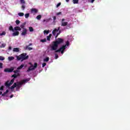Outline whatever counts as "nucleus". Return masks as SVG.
I'll list each match as a JSON object with an SVG mask.
<instances>
[{"label": "nucleus", "instance_id": "obj_1", "mask_svg": "<svg viewBox=\"0 0 130 130\" xmlns=\"http://www.w3.org/2000/svg\"><path fill=\"white\" fill-rule=\"evenodd\" d=\"M18 60H26V59H28L29 58V56L27 55L26 53H23L19 56H16Z\"/></svg>", "mask_w": 130, "mask_h": 130}, {"label": "nucleus", "instance_id": "obj_2", "mask_svg": "<svg viewBox=\"0 0 130 130\" xmlns=\"http://www.w3.org/2000/svg\"><path fill=\"white\" fill-rule=\"evenodd\" d=\"M59 29H60V27H58L57 29L55 28L52 32L53 35L55 36V38L56 39L57 37H58V35H60V33H61V31L59 30ZM59 31V32L57 33V32ZM57 33V34H56Z\"/></svg>", "mask_w": 130, "mask_h": 130}, {"label": "nucleus", "instance_id": "obj_3", "mask_svg": "<svg viewBox=\"0 0 130 130\" xmlns=\"http://www.w3.org/2000/svg\"><path fill=\"white\" fill-rule=\"evenodd\" d=\"M14 82H15L14 78L12 79L11 80L10 82V81L8 80L6 82H5V86H6V87H7V88H9V87H10L11 86V85H13V84H14Z\"/></svg>", "mask_w": 130, "mask_h": 130}, {"label": "nucleus", "instance_id": "obj_4", "mask_svg": "<svg viewBox=\"0 0 130 130\" xmlns=\"http://www.w3.org/2000/svg\"><path fill=\"white\" fill-rule=\"evenodd\" d=\"M37 66H38L37 63H35L34 66L33 65L30 66L27 70V73H29L30 71H34L37 68Z\"/></svg>", "mask_w": 130, "mask_h": 130}, {"label": "nucleus", "instance_id": "obj_5", "mask_svg": "<svg viewBox=\"0 0 130 130\" xmlns=\"http://www.w3.org/2000/svg\"><path fill=\"white\" fill-rule=\"evenodd\" d=\"M57 47H58V45L55 42H53L52 46H51V51H53V50H55V51L56 49H57Z\"/></svg>", "mask_w": 130, "mask_h": 130}, {"label": "nucleus", "instance_id": "obj_6", "mask_svg": "<svg viewBox=\"0 0 130 130\" xmlns=\"http://www.w3.org/2000/svg\"><path fill=\"white\" fill-rule=\"evenodd\" d=\"M66 48H67V45H63L61 47L59 48V49L55 51V52L56 53H57V52H60V51H62V50L64 51L66 50Z\"/></svg>", "mask_w": 130, "mask_h": 130}, {"label": "nucleus", "instance_id": "obj_7", "mask_svg": "<svg viewBox=\"0 0 130 130\" xmlns=\"http://www.w3.org/2000/svg\"><path fill=\"white\" fill-rule=\"evenodd\" d=\"M14 67H11V68H6L4 70L5 73H12L14 72Z\"/></svg>", "mask_w": 130, "mask_h": 130}, {"label": "nucleus", "instance_id": "obj_8", "mask_svg": "<svg viewBox=\"0 0 130 130\" xmlns=\"http://www.w3.org/2000/svg\"><path fill=\"white\" fill-rule=\"evenodd\" d=\"M56 44H57L58 45L59 44H61V43H63V39L61 38H58L56 41H54Z\"/></svg>", "mask_w": 130, "mask_h": 130}, {"label": "nucleus", "instance_id": "obj_9", "mask_svg": "<svg viewBox=\"0 0 130 130\" xmlns=\"http://www.w3.org/2000/svg\"><path fill=\"white\" fill-rule=\"evenodd\" d=\"M66 19H62L61 20V26H62L63 27H66L68 25V22H64Z\"/></svg>", "mask_w": 130, "mask_h": 130}, {"label": "nucleus", "instance_id": "obj_10", "mask_svg": "<svg viewBox=\"0 0 130 130\" xmlns=\"http://www.w3.org/2000/svg\"><path fill=\"white\" fill-rule=\"evenodd\" d=\"M31 45H32V43H29L28 44V45L24 47V49L25 50H27V49H28V50H32V49H33V48H31V47H29V46H31Z\"/></svg>", "mask_w": 130, "mask_h": 130}, {"label": "nucleus", "instance_id": "obj_11", "mask_svg": "<svg viewBox=\"0 0 130 130\" xmlns=\"http://www.w3.org/2000/svg\"><path fill=\"white\" fill-rule=\"evenodd\" d=\"M23 85V83L21 82H16V87L17 89H20L21 88V86Z\"/></svg>", "mask_w": 130, "mask_h": 130}, {"label": "nucleus", "instance_id": "obj_12", "mask_svg": "<svg viewBox=\"0 0 130 130\" xmlns=\"http://www.w3.org/2000/svg\"><path fill=\"white\" fill-rule=\"evenodd\" d=\"M22 36H25V35H27V29L23 28L22 30V32L21 33Z\"/></svg>", "mask_w": 130, "mask_h": 130}, {"label": "nucleus", "instance_id": "obj_13", "mask_svg": "<svg viewBox=\"0 0 130 130\" xmlns=\"http://www.w3.org/2000/svg\"><path fill=\"white\" fill-rule=\"evenodd\" d=\"M31 13H34L35 14H37L38 13V9L35 8H32L30 9Z\"/></svg>", "mask_w": 130, "mask_h": 130}, {"label": "nucleus", "instance_id": "obj_14", "mask_svg": "<svg viewBox=\"0 0 130 130\" xmlns=\"http://www.w3.org/2000/svg\"><path fill=\"white\" fill-rule=\"evenodd\" d=\"M21 30H22V28H21V27H20L19 26H15L14 27L15 31H21Z\"/></svg>", "mask_w": 130, "mask_h": 130}, {"label": "nucleus", "instance_id": "obj_15", "mask_svg": "<svg viewBox=\"0 0 130 130\" xmlns=\"http://www.w3.org/2000/svg\"><path fill=\"white\" fill-rule=\"evenodd\" d=\"M20 76V73H17L16 74H13L12 76V78H14V79H16V78H17V77H19Z\"/></svg>", "mask_w": 130, "mask_h": 130}, {"label": "nucleus", "instance_id": "obj_16", "mask_svg": "<svg viewBox=\"0 0 130 130\" xmlns=\"http://www.w3.org/2000/svg\"><path fill=\"white\" fill-rule=\"evenodd\" d=\"M19 34H20V32L19 31H16L12 34V35L13 36H19Z\"/></svg>", "mask_w": 130, "mask_h": 130}, {"label": "nucleus", "instance_id": "obj_17", "mask_svg": "<svg viewBox=\"0 0 130 130\" xmlns=\"http://www.w3.org/2000/svg\"><path fill=\"white\" fill-rule=\"evenodd\" d=\"M13 51L14 52H19V51H20V49L19 48H13Z\"/></svg>", "mask_w": 130, "mask_h": 130}, {"label": "nucleus", "instance_id": "obj_18", "mask_svg": "<svg viewBox=\"0 0 130 130\" xmlns=\"http://www.w3.org/2000/svg\"><path fill=\"white\" fill-rule=\"evenodd\" d=\"M26 25V22H24L23 23H22V24L20 25V28H21V29H25V26Z\"/></svg>", "mask_w": 130, "mask_h": 130}, {"label": "nucleus", "instance_id": "obj_19", "mask_svg": "<svg viewBox=\"0 0 130 130\" xmlns=\"http://www.w3.org/2000/svg\"><path fill=\"white\" fill-rule=\"evenodd\" d=\"M16 87H17V83H14L13 85L10 87V89L11 90H13V89H15V88H16Z\"/></svg>", "mask_w": 130, "mask_h": 130}, {"label": "nucleus", "instance_id": "obj_20", "mask_svg": "<svg viewBox=\"0 0 130 130\" xmlns=\"http://www.w3.org/2000/svg\"><path fill=\"white\" fill-rule=\"evenodd\" d=\"M29 79H24L21 81V83H22V84L27 83V82H29Z\"/></svg>", "mask_w": 130, "mask_h": 130}, {"label": "nucleus", "instance_id": "obj_21", "mask_svg": "<svg viewBox=\"0 0 130 130\" xmlns=\"http://www.w3.org/2000/svg\"><path fill=\"white\" fill-rule=\"evenodd\" d=\"M9 29L10 31H12V32H15V28H13V26L11 25L9 26Z\"/></svg>", "mask_w": 130, "mask_h": 130}, {"label": "nucleus", "instance_id": "obj_22", "mask_svg": "<svg viewBox=\"0 0 130 130\" xmlns=\"http://www.w3.org/2000/svg\"><path fill=\"white\" fill-rule=\"evenodd\" d=\"M51 36H52V35L50 34L47 37V40H48V41H50V38H51Z\"/></svg>", "mask_w": 130, "mask_h": 130}, {"label": "nucleus", "instance_id": "obj_23", "mask_svg": "<svg viewBox=\"0 0 130 130\" xmlns=\"http://www.w3.org/2000/svg\"><path fill=\"white\" fill-rule=\"evenodd\" d=\"M24 66L25 65L24 64H22L20 65V66H19L17 68V70H21L22 69H23V68H24Z\"/></svg>", "mask_w": 130, "mask_h": 130}, {"label": "nucleus", "instance_id": "obj_24", "mask_svg": "<svg viewBox=\"0 0 130 130\" xmlns=\"http://www.w3.org/2000/svg\"><path fill=\"white\" fill-rule=\"evenodd\" d=\"M13 59H15V57L13 56H9L8 57V60L11 61V60H13Z\"/></svg>", "mask_w": 130, "mask_h": 130}, {"label": "nucleus", "instance_id": "obj_25", "mask_svg": "<svg viewBox=\"0 0 130 130\" xmlns=\"http://www.w3.org/2000/svg\"><path fill=\"white\" fill-rule=\"evenodd\" d=\"M8 93H9V90H6V92H5L4 93H3V94H2V96L4 97V96H6V94H8Z\"/></svg>", "mask_w": 130, "mask_h": 130}, {"label": "nucleus", "instance_id": "obj_26", "mask_svg": "<svg viewBox=\"0 0 130 130\" xmlns=\"http://www.w3.org/2000/svg\"><path fill=\"white\" fill-rule=\"evenodd\" d=\"M50 20H51V18H50L49 19H44L43 22L44 23V22H48L50 21Z\"/></svg>", "mask_w": 130, "mask_h": 130}, {"label": "nucleus", "instance_id": "obj_27", "mask_svg": "<svg viewBox=\"0 0 130 130\" xmlns=\"http://www.w3.org/2000/svg\"><path fill=\"white\" fill-rule=\"evenodd\" d=\"M30 16V14L29 13H26L25 14V19H28L29 17Z\"/></svg>", "mask_w": 130, "mask_h": 130}, {"label": "nucleus", "instance_id": "obj_28", "mask_svg": "<svg viewBox=\"0 0 130 130\" xmlns=\"http://www.w3.org/2000/svg\"><path fill=\"white\" fill-rule=\"evenodd\" d=\"M13 73H14L15 74H19V72H20V70H13Z\"/></svg>", "mask_w": 130, "mask_h": 130}, {"label": "nucleus", "instance_id": "obj_29", "mask_svg": "<svg viewBox=\"0 0 130 130\" xmlns=\"http://www.w3.org/2000/svg\"><path fill=\"white\" fill-rule=\"evenodd\" d=\"M73 3L74 4H79V0H73Z\"/></svg>", "mask_w": 130, "mask_h": 130}, {"label": "nucleus", "instance_id": "obj_30", "mask_svg": "<svg viewBox=\"0 0 130 130\" xmlns=\"http://www.w3.org/2000/svg\"><path fill=\"white\" fill-rule=\"evenodd\" d=\"M42 16L41 15H39L37 16V20H41Z\"/></svg>", "mask_w": 130, "mask_h": 130}, {"label": "nucleus", "instance_id": "obj_31", "mask_svg": "<svg viewBox=\"0 0 130 130\" xmlns=\"http://www.w3.org/2000/svg\"><path fill=\"white\" fill-rule=\"evenodd\" d=\"M29 32H33L34 31V29L32 27H29Z\"/></svg>", "mask_w": 130, "mask_h": 130}, {"label": "nucleus", "instance_id": "obj_32", "mask_svg": "<svg viewBox=\"0 0 130 130\" xmlns=\"http://www.w3.org/2000/svg\"><path fill=\"white\" fill-rule=\"evenodd\" d=\"M18 16H19V17H23V16H24V13L22 12L19 13Z\"/></svg>", "mask_w": 130, "mask_h": 130}, {"label": "nucleus", "instance_id": "obj_33", "mask_svg": "<svg viewBox=\"0 0 130 130\" xmlns=\"http://www.w3.org/2000/svg\"><path fill=\"white\" fill-rule=\"evenodd\" d=\"M49 61V57H47L46 58L44 59V61Z\"/></svg>", "mask_w": 130, "mask_h": 130}, {"label": "nucleus", "instance_id": "obj_34", "mask_svg": "<svg viewBox=\"0 0 130 130\" xmlns=\"http://www.w3.org/2000/svg\"><path fill=\"white\" fill-rule=\"evenodd\" d=\"M20 4L22 5H24V4H25V0H20Z\"/></svg>", "mask_w": 130, "mask_h": 130}, {"label": "nucleus", "instance_id": "obj_35", "mask_svg": "<svg viewBox=\"0 0 130 130\" xmlns=\"http://www.w3.org/2000/svg\"><path fill=\"white\" fill-rule=\"evenodd\" d=\"M6 35V31H3L2 33L0 32V36Z\"/></svg>", "mask_w": 130, "mask_h": 130}, {"label": "nucleus", "instance_id": "obj_36", "mask_svg": "<svg viewBox=\"0 0 130 130\" xmlns=\"http://www.w3.org/2000/svg\"><path fill=\"white\" fill-rule=\"evenodd\" d=\"M25 8H26V6L22 4V6H21V9L22 11H24V10H25Z\"/></svg>", "mask_w": 130, "mask_h": 130}, {"label": "nucleus", "instance_id": "obj_37", "mask_svg": "<svg viewBox=\"0 0 130 130\" xmlns=\"http://www.w3.org/2000/svg\"><path fill=\"white\" fill-rule=\"evenodd\" d=\"M42 43H44V42H46V39L45 38L44 39H42L40 41Z\"/></svg>", "mask_w": 130, "mask_h": 130}, {"label": "nucleus", "instance_id": "obj_38", "mask_svg": "<svg viewBox=\"0 0 130 130\" xmlns=\"http://www.w3.org/2000/svg\"><path fill=\"white\" fill-rule=\"evenodd\" d=\"M0 47L1 48H4V47H6V44H2Z\"/></svg>", "mask_w": 130, "mask_h": 130}, {"label": "nucleus", "instance_id": "obj_39", "mask_svg": "<svg viewBox=\"0 0 130 130\" xmlns=\"http://www.w3.org/2000/svg\"><path fill=\"white\" fill-rule=\"evenodd\" d=\"M48 33H49V30H45L44 31V34H48Z\"/></svg>", "mask_w": 130, "mask_h": 130}, {"label": "nucleus", "instance_id": "obj_40", "mask_svg": "<svg viewBox=\"0 0 130 130\" xmlns=\"http://www.w3.org/2000/svg\"><path fill=\"white\" fill-rule=\"evenodd\" d=\"M0 60H5V57L3 56H0Z\"/></svg>", "mask_w": 130, "mask_h": 130}, {"label": "nucleus", "instance_id": "obj_41", "mask_svg": "<svg viewBox=\"0 0 130 130\" xmlns=\"http://www.w3.org/2000/svg\"><path fill=\"white\" fill-rule=\"evenodd\" d=\"M20 20H17L16 21V25H19V24H20Z\"/></svg>", "mask_w": 130, "mask_h": 130}, {"label": "nucleus", "instance_id": "obj_42", "mask_svg": "<svg viewBox=\"0 0 130 130\" xmlns=\"http://www.w3.org/2000/svg\"><path fill=\"white\" fill-rule=\"evenodd\" d=\"M58 58V55L57 54H55V59H57Z\"/></svg>", "mask_w": 130, "mask_h": 130}, {"label": "nucleus", "instance_id": "obj_43", "mask_svg": "<svg viewBox=\"0 0 130 130\" xmlns=\"http://www.w3.org/2000/svg\"><path fill=\"white\" fill-rule=\"evenodd\" d=\"M66 46H69L70 45V42H69L68 41L66 42Z\"/></svg>", "mask_w": 130, "mask_h": 130}, {"label": "nucleus", "instance_id": "obj_44", "mask_svg": "<svg viewBox=\"0 0 130 130\" xmlns=\"http://www.w3.org/2000/svg\"><path fill=\"white\" fill-rule=\"evenodd\" d=\"M3 63L2 62H0V69H3Z\"/></svg>", "mask_w": 130, "mask_h": 130}, {"label": "nucleus", "instance_id": "obj_45", "mask_svg": "<svg viewBox=\"0 0 130 130\" xmlns=\"http://www.w3.org/2000/svg\"><path fill=\"white\" fill-rule=\"evenodd\" d=\"M61 5V3H59L57 4V5H56V8H58V7H59V6H60Z\"/></svg>", "mask_w": 130, "mask_h": 130}, {"label": "nucleus", "instance_id": "obj_46", "mask_svg": "<svg viewBox=\"0 0 130 130\" xmlns=\"http://www.w3.org/2000/svg\"><path fill=\"white\" fill-rule=\"evenodd\" d=\"M45 66H46V63L44 62L42 64V68H44L45 67Z\"/></svg>", "mask_w": 130, "mask_h": 130}, {"label": "nucleus", "instance_id": "obj_47", "mask_svg": "<svg viewBox=\"0 0 130 130\" xmlns=\"http://www.w3.org/2000/svg\"><path fill=\"white\" fill-rule=\"evenodd\" d=\"M0 90H1V91H3V90H4V86H2L0 87Z\"/></svg>", "mask_w": 130, "mask_h": 130}, {"label": "nucleus", "instance_id": "obj_48", "mask_svg": "<svg viewBox=\"0 0 130 130\" xmlns=\"http://www.w3.org/2000/svg\"><path fill=\"white\" fill-rule=\"evenodd\" d=\"M56 15H57V16H58V15H61V12H58V13H56Z\"/></svg>", "mask_w": 130, "mask_h": 130}, {"label": "nucleus", "instance_id": "obj_49", "mask_svg": "<svg viewBox=\"0 0 130 130\" xmlns=\"http://www.w3.org/2000/svg\"><path fill=\"white\" fill-rule=\"evenodd\" d=\"M8 50H12V47L11 46L9 47Z\"/></svg>", "mask_w": 130, "mask_h": 130}, {"label": "nucleus", "instance_id": "obj_50", "mask_svg": "<svg viewBox=\"0 0 130 130\" xmlns=\"http://www.w3.org/2000/svg\"><path fill=\"white\" fill-rule=\"evenodd\" d=\"M53 20H54V21H55V20H56V16L53 17Z\"/></svg>", "mask_w": 130, "mask_h": 130}, {"label": "nucleus", "instance_id": "obj_51", "mask_svg": "<svg viewBox=\"0 0 130 130\" xmlns=\"http://www.w3.org/2000/svg\"><path fill=\"white\" fill-rule=\"evenodd\" d=\"M60 52H61V54H63V52H64V51L62 50V51H60Z\"/></svg>", "mask_w": 130, "mask_h": 130}, {"label": "nucleus", "instance_id": "obj_52", "mask_svg": "<svg viewBox=\"0 0 130 130\" xmlns=\"http://www.w3.org/2000/svg\"><path fill=\"white\" fill-rule=\"evenodd\" d=\"M94 2H95V0H91V3L92 4H93V3H94Z\"/></svg>", "mask_w": 130, "mask_h": 130}, {"label": "nucleus", "instance_id": "obj_53", "mask_svg": "<svg viewBox=\"0 0 130 130\" xmlns=\"http://www.w3.org/2000/svg\"><path fill=\"white\" fill-rule=\"evenodd\" d=\"M14 97V95L12 94L10 95V98H13Z\"/></svg>", "mask_w": 130, "mask_h": 130}, {"label": "nucleus", "instance_id": "obj_54", "mask_svg": "<svg viewBox=\"0 0 130 130\" xmlns=\"http://www.w3.org/2000/svg\"><path fill=\"white\" fill-rule=\"evenodd\" d=\"M66 1L67 2V3H69V2H70V0H66Z\"/></svg>", "mask_w": 130, "mask_h": 130}, {"label": "nucleus", "instance_id": "obj_55", "mask_svg": "<svg viewBox=\"0 0 130 130\" xmlns=\"http://www.w3.org/2000/svg\"><path fill=\"white\" fill-rule=\"evenodd\" d=\"M3 94V92L0 91V95H2Z\"/></svg>", "mask_w": 130, "mask_h": 130}, {"label": "nucleus", "instance_id": "obj_56", "mask_svg": "<svg viewBox=\"0 0 130 130\" xmlns=\"http://www.w3.org/2000/svg\"><path fill=\"white\" fill-rule=\"evenodd\" d=\"M18 90H20V89L17 88V87H16V91H18Z\"/></svg>", "mask_w": 130, "mask_h": 130}, {"label": "nucleus", "instance_id": "obj_57", "mask_svg": "<svg viewBox=\"0 0 130 130\" xmlns=\"http://www.w3.org/2000/svg\"><path fill=\"white\" fill-rule=\"evenodd\" d=\"M29 64H30V66L32 65V63H31V62H29Z\"/></svg>", "mask_w": 130, "mask_h": 130}]
</instances>
